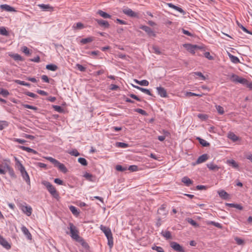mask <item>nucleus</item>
Segmentation results:
<instances>
[{"label": "nucleus", "instance_id": "nucleus-64", "mask_svg": "<svg viewBox=\"0 0 252 252\" xmlns=\"http://www.w3.org/2000/svg\"><path fill=\"white\" fill-rule=\"evenodd\" d=\"M235 240L236 243L238 245H243L244 244L243 240H242V239H240L239 238L236 237L235 238Z\"/></svg>", "mask_w": 252, "mask_h": 252}, {"label": "nucleus", "instance_id": "nucleus-43", "mask_svg": "<svg viewBox=\"0 0 252 252\" xmlns=\"http://www.w3.org/2000/svg\"><path fill=\"white\" fill-rule=\"evenodd\" d=\"M193 76L197 75L201 78L202 80H205L206 77L203 75V74L201 72H194L192 73Z\"/></svg>", "mask_w": 252, "mask_h": 252}, {"label": "nucleus", "instance_id": "nucleus-27", "mask_svg": "<svg viewBox=\"0 0 252 252\" xmlns=\"http://www.w3.org/2000/svg\"><path fill=\"white\" fill-rule=\"evenodd\" d=\"M227 163L235 168H237L239 167L238 164L233 159L227 160Z\"/></svg>", "mask_w": 252, "mask_h": 252}, {"label": "nucleus", "instance_id": "nucleus-60", "mask_svg": "<svg viewBox=\"0 0 252 252\" xmlns=\"http://www.w3.org/2000/svg\"><path fill=\"white\" fill-rule=\"evenodd\" d=\"M186 46H188L189 48H188L189 50H190L191 52H193L195 48H197V45H192L191 44H187Z\"/></svg>", "mask_w": 252, "mask_h": 252}, {"label": "nucleus", "instance_id": "nucleus-42", "mask_svg": "<svg viewBox=\"0 0 252 252\" xmlns=\"http://www.w3.org/2000/svg\"><path fill=\"white\" fill-rule=\"evenodd\" d=\"M13 59L15 61H23V58L19 54H15L11 56Z\"/></svg>", "mask_w": 252, "mask_h": 252}, {"label": "nucleus", "instance_id": "nucleus-55", "mask_svg": "<svg viewBox=\"0 0 252 252\" xmlns=\"http://www.w3.org/2000/svg\"><path fill=\"white\" fill-rule=\"evenodd\" d=\"M197 116L203 121L207 120L208 118V116L207 115L204 114H199Z\"/></svg>", "mask_w": 252, "mask_h": 252}, {"label": "nucleus", "instance_id": "nucleus-17", "mask_svg": "<svg viewBox=\"0 0 252 252\" xmlns=\"http://www.w3.org/2000/svg\"><path fill=\"white\" fill-rule=\"evenodd\" d=\"M182 182L187 187H189L193 183V181L187 176L184 177L182 179Z\"/></svg>", "mask_w": 252, "mask_h": 252}, {"label": "nucleus", "instance_id": "nucleus-7", "mask_svg": "<svg viewBox=\"0 0 252 252\" xmlns=\"http://www.w3.org/2000/svg\"><path fill=\"white\" fill-rule=\"evenodd\" d=\"M123 13L131 17H138V14L133 11L131 9L126 8L123 10Z\"/></svg>", "mask_w": 252, "mask_h": 252}, {"label": "nucleus", "instance_id": "nucleus-46", "mask_svg": "<svg viewBox=\"0 0 252 252\" xmlns=\"http://www.w3.org/2000/svg\"><path fill=\"white\" fill-rule=\"evenodd\" d=\"M152 249L156 251L157 252H164L162 248L159 246H154L152 247Z\"/></svg>", "mask_w": 252, "mask_h": 252}, {"label": "nucleus", "instance_id": "nucleus-4", "mask_svg": "<svg viewBox=\"0 0 252 252\" xmlns=\"http://www.w3.org/2000/svg\"><path fill=\"white\" fill-rule=\"evenodd\" d=\"M70 230V236L77 241H79L80 237L79 236V231L76 227L71 222L69 223V227Z\"/></svg>", "mask_w": 252, "mask_h": 252}, {"label": "nucleus", "instance_id": "nucleus-63", "mask_svg": "<svg viewBox=\"0 0 252 252\" xmlns=\"http://www.w3.org/2000/svg\"><path fill=\"white\" fill-rule=\"evenodd\" d=\"M128 169L131 171H136L138 170V167L136 165H130L129 166Z\"/></svg>", "mask_w": 252, "mask_h": 252}, {"label": "nucleus", "instance_id": "nucleus-61", "mask_svg": "<svg viewBox=\"0 0 252 252\" xmlns=\"http://www.w3.org/2000/svg\"><path fill=\"white\" fill-rule=\"evenodd\" d=\"M25 94L27 95L32 97H33V98H36L38 97V96L36 94H35L33 93H32V92H27Z\"/></svg>", "mask_w": 252, "mask_h": 252}, {"label": "nucleus", "instance_id": "nucleus-18", "mask_svg": "<svg viewBox=\"0 0 252 252\" xmlns=\"http://www.w3.org/2000/svg\"><path fill=\"white\" fill-rule=\"evenodd\" d=\"M161 235L166 240L172 239L171 233L169 231H162L161 232Z\"/></svg>", "mask_w": 252, "mask_h": 252}, {"label": "nucleus", "instance_id": "nucleus-59", "mask_svg": "<svg viewBox=\"0 0 252 252\" xmlns=\"http://www.w3.org/2000/svg\"><path fill=\"white\" fill-rule=\"evenodd\" d=\"M153 51L154 53L158 55H160L161 54V52L160 51L159 48L157 46H153Z\"/></svg>", "mask_w": 252, "mask_h": 252}, {"label": "nucleus", "instance_id": "nucleus-44", "mask_svg": "<svg viewBox=\"0 0 252 252\" xmlns=\"http://www.w3.org/2000/svg\"><path fill=\"white\" fill-rule=\"evenodd\" d=\"M18 148L23 151H26L29 153H31V152L32 151V149L29 148V147H25L24 146H19Z\"/></svg>", "mask_w": 252, "mask_h": 252}, {"label": "nucleus", "instance_id": "nucleus-45", "mask_svg": "<svg viewBox=\"0 0 252 252\" xmlns=\"http://www.w3.org/2000/svg\"><path fill=\"white\" fill-rule=\"evenodd\" d=\"M216 109L218 111V112L222 115L224 113V110H223V108L222 107H221V106L220 105H216Z\"/></svg>", "mask_w": 252, "mask_h": 252}, {"label": "nucleus", "instance_id": "nucleus-3", "mask_svg": "<svg viewBox=\"0 0 252 252\" xmlns=\"http://www.w3.org/2000/svg\"><path fill=\"white\" fill-rule=\"evenodd\" d=\"M42 184L46 187L48 191L54 198H57L59 197V194L56 189L50 182L44 181L42 182Z\"/></svg>", "mask_w": 252, "mask_h": 252}, {"label": "nucleus", "instance_id": "nucleus-2", "mask_svg": "<svg viewBox=\"0 0 252 252\" xmlns=\"http://www.w3.org/2000/svg\"><path fill=\"white\" fill-rule=\"evenodd\" d=\"M45 158L52 163L55 167H58L63 173H66L68 171L65 165L63 163L60 162L57 159L50 157H45Z\"/></svg>", "mask_w": 252, "mask_h": 252}, {"label": "nucleus", "instance_id": "nucleus-56", "mask_svg": "<svg viewBox=\"0 0 252 252\" xmlns=\"http://www.w3.org/2000/svg\"><path fill=\"white\" fill-rule=\"evenodd\" d=\"M126 169H127L126 167H124L120 165H117L116 166V169L117 171H124L126 170Z\"/></svg>", "mask_w": 252, "mask_h": 252}, {"label": "nucleus", "instance_id": "nucleus-40", "mask_svg": "<svg viewBox=\"0 0 252 252\" xmlns=\"http://www.w3.org/2000/svg\"><path fill=\"white\" fill-rule=\"evenodd\" d=\"M84 177L88 180L90 181H93V176L92 174L89 173H88V172H86L84 175Z\"/></svg>", "mask_w": 252, "mask_h": 252}, {"label": "nucleus", "instance_id": "nucleus-39", "mask_svg": "<svg viewBox=\"0 0 252 252\" xmlns=\"http://www.w3.org/2000/svg\"><path fill=\"white\" fill-rule=\"evenodd\" d=\"M78 161L80 164H81L83 166H87L88 164V162L85 158H79L78 159Z\"/></svg>", "mask_w": 252, "mask_h": 252}, {"label": "nucleus", "instance_id": "nucleus-30", "mask_svg": "<svg viewBox=\"0 0 252 252\" xmlns=\"http://www.w3.org/2000/svg\"><path fill=\"white\" fill-rule=\"evenodd\" d=\"M69 208L70 211L74 215L78 216L79 215V212L75 206L71 205L69 207Z\"/></svg>", "mask_w": 252, "mask_h": 252}, {"label": "nucleus", "instance_id": "nucleus-10", "mask_svg": "<svg viewBox=\"0 0 252 252\" xmlns=\"http://www.w3.org/2000/svg\"><path fill=\"white\" fill-rule=\"evenodd\" d=\"M21 210L28 216H30L32 213V208L30 206H22Z\"/></svg>", "mask_w": 252, "mask_h": 252}, {"label": "nucleus", "instance_id": "nucleus-32", "mask_svg": "<svg viewBox=\"0 0 252 252\" xmlns=\"http://www.w3.org/2000/svg\"><path fill=\"white\" fill-rule=\"evenodd\" d=\"M46 68L48 70L55 71L57 70L58 66L55 64H49L46 65Z\"/></svg>", "mask_w": 252, "mask_h": 252}, {"label": "nucleus", "instance_id": "nucleus-19", "mask_svg": "<svg viewBox=\"0 0 252 252\" xmlns=\"http://www.w3.org/2000/svg\"><path fill=\"white\" fill-rule=\"evenodd\" d=\"M132 86L134 88H136L137 89L141 91L142 92L144 93L149 95L153 96V94L151 93L150 91L148 89L143 88L140 87L135 86L134 85H132Z\"/></svg>", "mask_w": 252, "mask_h": 252}, {"label": "nucleus", "instance_id": "nucleus-5", "mask_svg": "<svg viewBox=\"0 0 252 252\" xmlns=\"http://www.w3.org/2000/svg\"><path fill=\"white\" fill-rule=\"evenodd\" d=\"M170 246L177 252H185L183 247L176 242H170Z\"/></svg>", "mask_w": 252, "mask_h": 252}, {"label": "nucleus", "instance_id": "nucleus-14", "mask_svg": "<svg viewBox=\"0 0 252 252\" xmlns=\"http://www.w3.org/2000/svg\"><path fill=\"white\" fill-rule=\"evenodd\" d=\"M21 230L28 239H32V236L30 231H29V230L28 229V228L26 226H22L21 227Z\"/></svg>", "mask_w": 252, "mask_h": 252}, {"label": "nucleus", "instance_id": "nucleus-8", "mask_svg": "<svg viewBox=\"0 0 252 252\" xmlns=\"http://www.w3.org/2000/svg\"><path fill=\"white\" fill-rule=\"evenodd\" d=\"M166 205L162 204L158 209V213L161 216L165 217L168 214V211L166 210Z\"/></svg>", "mask_w": 252, "mask_h": 252}, {"label": "nucleus", "instance_id": "nucleus-11", "mask_svg": "<svg viewBox=\"0 0 252 252\" xmlns=\"http://www.w3.org/2000/svg\"><path fill=\"white\" fill-rule=\"evenodd\" d=\"M157 90L158 94L162 97H166L167 96V94L166 90L161 87H157Z\"/></svg>", "mask_w": 252, "mask_h": 252}, {"label": "nucleus", "instance_id": "nucleus-52", "mask_svg": "<svg viewBox=\"0 0 252 252\" xmlns=\"http://www.w3.org/2000/svg\"><path fill=\"white\" fill-rule=\"evenodd\" d=\"M22 51L27 55L31 54L29 49L26 46H23L22 47Z\"/></svg>", "mask_w": 252, "mask_h": 252}, {"label": "nucleus", "instance_id": "nucleus-54", "mask_svg": "<svg viewBox=\"0 0 252 252\" xmlns=\"http://www.w3.org/2000/svg\"><path fill=\"white\" fill-rule=\"evenodd\" d=\"M237 82L243 84H246L248 83V80L245 78H243L242 77H239V78L237 80Z\"/></svg>", "mask_w": 252, "mask_h": 252}, {"label": "nucleus", "instance_id": "nucleus-21", "mask_svg": "<svg viewBox=\"0 0 252 252\" xmlns=\"http://www.w3.org/2000/svg\"><path fill=\"white\" fill-rule=\"evenodd\" d=\"M21 175L23 177V178L25 180V181L29 185L30 184V177L27 173V172L25 170L23 172L21 173Z\"/></svg>", "mask_w": 252, "mask_h": 252}, {"label": "nucleus", "instance_id": "nucleus-12", "mask_svg": "<svg viewBox=\"0 0 252 252\" xmlns=\"http://www.w3.org/2000/svg\"><path fill=\"white\" fill-rule=\"evenodd\" d=\"M95 20L97 23V24L102 28H108L109 27L110 25L107 21L103 20L102 19H95Z\"/></svg>", "mask_w": 252, "mask_h": 252}, {"label": "nucleus", "instance_id": "nucleus-62", "mask_svg": "<svg viewBox=\"0 0 252 252\" xmlns=\"http://www.w3.org/2000/svg\"><path fill=\"white\" fill-rule=\"evenodd\" d=\"M204 57L210 60H213V57L212 56L209 52H206L204 54Z\"/></svg>", "mask_w": 252, "mask_h": 252}, {"label": "nucleus", "instance_id": "nucleus-9", "mask_svg": "<svg viewBox=\"0 0 252 252\" xmlns=\"http://www.w3.org/2000/svg\"><path fill=\"white\" fill-rule=\"evenodd\" d=\"M0 244L6 250H9L11 248V245L1 235H0Z\"/></svg>", "mask_w": 252, "mask_h": 252}, {"label": "nucleus", "instance_id": "nucleus-13", "mask_svg": "<svg viewBox=\"0 0 252 252\" xmlns=\"http://www.w3.org/2000/svg\"><path fill=\"white\" fill-rule=\"evenodd\" d=\"M209 156L207 154H203L202 155L199 156L197 158L196 163L200 164L206 161L208 158Z\"/></svg>", "mask_w": 252, "mask_h": 252}, {"label": "nucleus", "instance_id": "nucleus-20", "mask_svg": "<svg viewBox=\"0 0 252 252\" xmlns=\"http://www.w3.org/2000/svg\"><path fill=\"white\" fill-rule=\"evenodd\" d=\"M219 196L223 199H227L229 198V194L224 190H220L218 191Z\"/></svg>", "mask_w": 252, "mask_h": 252}, {"label": "nucleus", "instance_id": "nucleus-58", "mask_svg": "<svg viewBox=\"0 0 252 252\" xmlns=\"http://www.w3.org/2000/svg\"><path fill=\"white\" fill-rule=\"evenodd\" d=\"M77 68L78 70H79L81 71L84 72L86 71V67H84L83 65L80 64H76V65Z\"/></svg>", "mask_w": 252, "mask_h": 252}, {"label": "nucleus", "instance_id": "nucleus-6", "mask_svg": "<svg viewBox=\"0 0 252 252\" xmlns=\"http://www.w3.org/2000/svg\"><path fill=\"white\" fill-rule=\"evenodd\" d=\"M139 28L144 31L149 36L155 37L156 36V34L152 29L147 26L142 25L140 26Z\"/></svg>", "mask_w": 252, "mask_h": 252}, {"label": "nucleus", "instance_id": "nucleus-23", "mask_svg": "<svg viewBox=\"0 0 252 252\" xmlns=\"http://www.w3.org/2000/svg\"><path fill=\"white\" fill-rule=\"evenodd\" d=\"M207 166L210 170L213 171L218 170L220 168L218 165L214 164L213 162L208 163Z\"/></svg>", "mask_w": 252, "mask_h": 252}, {"label": "nucleus", "instance_id": "nucleus-15", "mask_svg": "<svg viewBox=\"0 0 252 252\" xmlns=\"http://www.w3.org/2000/svg\"><path fill=\"white\" fill-rule=\"evenodd\" d=\"M8 172L10 176L13 178H16L14 171L12 168H11L8 164L5 163V173Z\"/></svg>", "mask_w": 252, "mask_h": 252}, {"label": "nucleus", "instance_id": "nucleus-31", "mask_svg": "<svg viewBox=\"0 0 252 252\" xmlns=\"http://www.w3.org/2000/svg\"><path fill=\"white\" fill-rule=\"evenodd\" d=\"M206 223L208 225H209V224L213 225L214 226H215L221 229L222 228V226L221 225V224L220 223L214 221H208Z\"/></svg>", "mask_w": 252, "mask_h": 252}, {"label": "nucleus", "instance_id": "nucleus-26", "mask_svg": "<svg viewBox=\"0 0 252 252\" xmlns=\"http://www.w3.org/2000/svg\"><path fill=\"white\" fill-rule=\"evenodd\" d=\"M228 138L233 142L237 141L239 139L238 137L233 132L228 133Z\"/></svg>", "mask_w": 252, "mask_h": 252}, {"label": "nucleus", "instance_id": "nucleus-36", "mask_svg": "<svg viewBox=\"0 0 252 252\" xmlns=\"http://www.w3.org/2000/svg\"><path fill=\"white\" fill-rule=\"evenodd\" d=\"M226 205L229 207L235 208L240 210L243 209V207L239 204L234 203H227L226 204Z\"/></svg>", "mask_w": 252, "mask_h": 252}, {"label": "nucleus", "instance_id": "nucleus-22", "mask_svg": "<svg viewBox=\"0 0 252 252\" xmlns=\"http://www.w3.org/2000/svg\"><path fill=\"white\" fill-rule=\"evenodd\" d=\"M2 9L5 10L7 11H15V9L13 7L7 5V4H1L0 6Z\"/></svg>", "mask_w": 252, "mask_h": 252}, {"label": "nucleus", "instance_id": "nucleus-37", "mask_svg": "<svg viewBox=\"0 0 252 252\" xmlns=\"http://www.w3.org/2000/svg\"><path fill=\"white\" fill-rule=\"evenodd\" d=\"M197 139L198 140L200 144L202 145L203 147H207L210 145V144L204 139H203L199 137H198Z\"/></svg>", "mask_w": 252, "mask_h": 252}, {"label": "nucleus", "instance_id": "nucleus-51", "mask_svg": "<svg viewBox=\"0 0 252 252\" xmlns=\"http://www.w3.org/2000/svg\"><path fill=\"white\" fill-rule=\"evenodd\" d=\"M135 111L143 116H146L147 115V112L145 110L140 108H137L135 109Z\"/></svg>", "mask_w": 252, "mask_h": 252}, {"label": "nucleus", "instance_id": "nucleus-53", "mask_svg": "<svg viewBox=\"0 0 252 252\" xmlns=\"http://www.w3.org/2000/svg\"><path fill=\"white\" fill-rule=\"evenodd\" d=\"M0 34L3 35H8V32L4 27L0 28Z\"/></svg>", "mask_w": 252, "mask_h": 252}, {"label": "nucleus", "instance_id": "nucleus-28", "mask_svg": "<svg viewBox=\"0 0 252 252\" xmlns=\"http://www.w3.org/2000/svg\"><path fill=\"white\" fill-rule=\"evenodd\" d=\"M16 165L17 166V168L20 171L21 173L26 170L23 164L18 160L16 159Z\"/></svg>", "mask_w": 252, "mask_h": 252}, {"label": "nucleus", "instance_id": "nucleus-57", "mask_svg": "<svg viewBox=\"0 0 252 252\" xmlns=\"http://www.w3.org/2000/svg\"><path fill=\"white\" fill-rule=\"evenodd\" d=\"M23 106L25 108H26L32 109V110H37L38 109L36 107L33 106H32V105H29V104H24Z\"/></svg>", "mask_w": 252, "mask_h": 252}, {"label": "nucleus", "instance_id": "nucleus-25", "mask_svg": "<svg viewBox=\"0 0 252 252\" xmlns=\"http://www.w3.org/2000/svg\"><path fill=\"white\" fill-rule=\"evenodd\" d=\"M94 39V37L90 36L86 38H83L80 40V42L83 44H85L89 42H91Z\"/></svg>", "mask_w": 252, "mask_h": 252}, {"label": "nucleus", "instance_id": "nucleus-16", "mask_svg": "<svg viewBox=\"0 0 252 252\" xmlns=\"http://www.w3.org/2000/svg\"><path fill=\"white\" fill-rule=\"evenodd\" d=\"M167 4L169 7L172 8L179 11V12L183 14V15H185L186 14L185 11L183 9H182L181 7L176 6L171 3H168Z\"/></svg>", "mask_w": 252, "mask_h": 252}, {"label": "nucleus", "instance_id": "nucleus-34", "mask_svg": "<svg viewBox=\"0 0 252 252\" xmlns=\"http://www.w3.org/2000/svg\"><path fill=\"white\" fill-rule=\"evenodd\" d=\"M229 57L231 61L234 63H238L240 62V60L238 57L234 56L230 54H229Z\"/></svg>", "mask_w": 252, "mask_h": 252}, {"label": "nucleus", "instance_id": "nucleus-24", "mask_svg": "<svg viewBox=\"0 0 252 252\" xmlns=\"http://www.w3.org/2000/svg\"><path fill=\"white\" fill-rule=\"evenodd\" d=\"M97 13L104 18H110L111 17L110 15L101 10H99Z\"/></svg>", "mask_w": 252, "mask_h": 252}, {"label": "nucleus", "instance_id": "nucleus-50", "mask_svg": "<svg viewBox=\"0 0 252 252\" xmlns=\"http://www.w3.org/2000/svg\"><path fill=\"white\" fill-rule=\"evenodd\" d=\"M53 108L54 109V110L59 113H62L63 112V108L60 106H58V105H54L53 106Z\"/></svg>", "mask_w": 252, "mask_h": 252}, {"label": "nucleus", "instance_id": "nucleus-38", "mask_svg": "<svg viewBox=\"0 0 252 252\" xmlns=\"http://www.w3.org/2000/svg\"><path fill=\"white\" fill-rule=\"evenodd\" d=\"M84 28V25L82 23L80 22L77 23L76 24H74L72 28L74 30H80Z\"/></svg>", "mask_w": 252, "mask_h": 252}, {"label": "nucleus", "instance_id": "nucleus-48", "mask_svg": "<svg viewBox=\"0 0 252 252\" xmlns=\"http://www.w3.org/2000/svg\"><path fill=\"white\" fill-rule=\"evenodd\" d=\"M0 174L2 175L5 174V163L3 164H0Z\"/></svg>", "mask_w": 252, "mask_h": 252}, {"label": "nucleus", "instance_id": "nucleus-47", "mask_svg": "<svg viewBox=\"0 0 252 252\" xmlns=\"http://www.w3.org/2000/svg\"><path fill=\"white\" fill-rule=\"evenodd\" d=\"M0 94H2L3 96H7L9 94V92L7 90L2 88H0Z\"/></svg>", "mask_w": 252, "mask_h": 252}, {"label": "nucleus", "instance_id": "nucleus-1", "mask_svg": "<svg viewBox=\"0 0 252 252\" xmlns=\"http://www.w3.org/2000/svg\"><path fill=\"white\" fill-rule=\"evenodd\" d=\"M100 230L105 234V236L108 240V245L110 248L113 246V238L111 229L103 225L100 226Z\"/></svg>", "mask_w": 252, "mask_h": 252}, {"label": "nucleus", "instance_id": "nucleus-49", "mask_svg": "<svg viewBox=\"0 0 252 252\" xmlns=\"http://www.w3.org/2000/svg\"><path fill=\"white\" fill-rule=\"evenodd\" d=\"M68 153L70 155H71V156H75V157H77V156H78L80 155L79 153L77 151V150L76 149H74L72 151H70L68 152Z\"/></svg>", "mask_w": 252, "mask_h": 252}, {"label": "nucleus", "instance_id": "nucleus-29", "mask_svg": "<svg viewBox=\"0 0 252 252\" xmlns=\"http://www.w3.org/2000/svg\"><path fill=\"white\" fill-rule=\"evenodd\" d=\"M134 82L141 86H147L149 85V82L146 80L138 81L136 79H135Z\"/></svg>", "mask_w": 252, "mask_h": 252}, {"label": "nucleus", "instance_id": "nucleus-41", "mask_svg": "<svg viewBox=\"0 0 252 252\" xmlns=\"http://www.w3.org/2000/svg\"><path fill=\"white\" fill-rule=\"evenodd\" d=\"M116 146L118 147L125 148L128 147V144L123 142H117Z\"/></svg>", "mask_w": 252, "mask_h": 252}, {"label": "nucleus", "instance_id": "nucleus-33", "mask_svg": "<svg viewBox=\"0 0 252 252\" xmlns=\"http://www.w3.org/2000/svg\"><path fill=\"white\" fill-rule=\"evenodd\" d=\"M186 220L189 223H190L191 225L193 226L194 227H199V224L195 221L193 220L192 219L188 218L186 219Z\"/></svg>", "mask_w": 252, "mask_h": 252}, {"label": "nucleus", "instance_id": "nucleus-35", "mask_svg": "<svg viewBox=\"0 0 252 252\" xmlns=\"http://www.w3.org/2000/svg\"><path fill=\"white\" fill-rule=\"evenodd\" d=\"M236 24L239 27H240L244 32L249 33L252 34V32H250L248 30H247L245 27H244L242 24H241L238 21H236Z\"/></svg>", "mask_w": 252, "mask_h": 252}]
</instances>
